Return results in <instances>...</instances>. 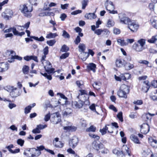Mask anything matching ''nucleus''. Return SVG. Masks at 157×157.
I'll return each mask as SVG.
<instances>
[{"instance_id": "f257e3e1", "label": "nucleus", "mask_w": 157, "mask_h": 157, "mask_svg": "<svg viewBox=\"0 0 157 157\" xmlns=\"http://www.w3.org/2000/svg\"><path fill=\"white\" fill-rule=\"evenodd\" d=\"M21 12L24 16L30 18L32 16L31 12L33 10V6L28 4H25L20 6Z\"/></svg>"}, {"instance_id": "f03ea898", "label": "nucleus", "mask_w": 157, "mask_h": 157, "mask_svg": "<svg viewBox=\"0 0 157 157\" xmlns=\"http://www.w3.org/2000/svg\"><path fill=\"white\" fill-rule=\"evenodd\" d=\"M46 64L44 65V68L45 69V71L47 72L48 74L47 73H43L40 72V74L46 77L49 80H51L52 79V77L51 75L49 74L53 73L55 70L54 68H52V66L50 63L48 61H45V63Z\"/></svg>"}, {"instance_id": "7ed1b4c3", "label": "nucleus", "mask_w": 157, "mask_h": 157, "mask_svg": "<svg viewBox=\"0 0 157 157\" xmlns=\"http://www.w3.org/2000/svg\"><path fill=\"white\" fill-rule=\"evenodd\" d=\"M92 147L95 151L102 154H107L109 152L108 149L105 148L103 144L94 141L92 144Z\"/></svg>"}, {"instance_id": "20e7f679", "label": "nucleus", "mask_w": 157, "mask_h": 157, "mask_svg": "<svg viewBox=\"0 0 157 157\" xmlns=\"http://www.w3.org/2000/svg\"><path fill=\"white\" fill-rule=\"evenodd\" d=\"M4 89L10 92V95L12 97H16L20 95V89L13 86H7L5 87Z\"/></svg>"}, {"instance_id": "39448f33", "label": "nucleus", "mask_w": 157, "mask_h": 157, "mask_svg": "<svg viewBox=\"0 0 157 157\" xmlns=\"http://www.w3.org/2000/svg\"><path fill=\"white\" fill-rule=\"evenodd\" d=\"M127 24L128 28L133 32H136L139 27L138 25L134 21L130 20Z\"/></svg>"}, {"instance_id": "423d86ee", "label": "nucleus", "mask_w": 157, "mask_h": 157, "mask_svg": "<svg viewBox=\"0 0 157 157\" xmlns=\"http://www.w3.org/2000/svg\"><path fill=\"white\" fill-rule=\"evenodd\" d=\"M61 117L58 112L52 115L50 121L54 124H57L61 121Z\"/></svg>"}, {"instance_id": "0eeeda50", "label": "nucleus", "mask_w": 157, "mask_h": 157, "mask_svg": "<svg viewBox=\"0 0 157 157\" xmlns=\"http://www.w3.org/2000/svg\"><path fill=\"white\" fill-rule=\"evenodd\" d=\"M118 17L120 22L122 24H127L130 20L124 13H121L119 14Z\"/></svg>"}, {"instance_id": "6e6552de", "label": "nucleus", "mask_w": 157, "mask_h": 157, "mask_svg": "<svg viewBox=\"0 0 157 157\" xmlns=\"http://www.w3.org/2000/svg\"><path fill=\"white\" fill-rule=\"evenodd\" d=\"M12 31L14 35L17 36H21L25 34V33L24 32L20 33L18 32L17 31L16 28L14 27L10 28L8 29H6L4 31V32L5 33H10Z\"/></svg>"}, {"instance_id": "1a4fd4ad", "label": "nucleus", "mask_w": 157, "mask_h": 157, "mask_svg": "<svg viewBox=\"0 0 157 157\" xmlns=\"http://www.w3.org/2000/svg\"><path fill=\"white\" fill-rule=\"evenodd\" d=\"M121 151L122 157H124V155H127L130 156L132 155L130 149L126 145H123Z\"/></svg>"}, {"instance_id": "9d476101", "label": "nucleus", "mask_w": 157, "mask_h": 157, "mask_svg": "<svg viewBox=\"0 0 157 157\" xmlns=\"http://www.w3.org/2000/svg\"><path fill=\"white\" fill-rule=\"evenodd\" d=\"M78 142V138L75 136H74L69 140V145L72 148L74 149L77 145Z\"/></svg>"}, {"instance_id": "9b49d317", "label": "nucleus", "mask_w": 157, "mask_h": 157, "mask_svg": "<svg viewBox=\"0 0 157 157\" xmlns=\"http://www.w3.org/2000/svg\"><path fill=\"white\" fill-rule=\"evenodd\" d=\"M44 9L45 11L40 13L39 14V16L44 17L45 16H53L54 15V13L52 12L48 11H50L51 10V9L49 7H44Z\"/></svg>"}, {"instance_id": "f8f14e48", "label": "nucleus", "mask_w": 157, "mask_h": 157, "mask_svg": "<svg viewBox=\"0 0 157 157\" xmlns=\"http://www.w3.org/2000/svg\"><path fill=\"white\" fill-rule=\"evenodd\" d=\"M140 132L142 133L146 134L150 131L149 125L147 123H143L140 126Z\"/></svg>"}, {"instance_id": "ddd939ff", "label": "nucleus", "mask_w": 157, "mask_h": 157, "mask_svg": "<svg viewBox=\"0 0 157 157\" xmlns=\"http://www.w3.org/2000/svg\"><path fill=\"white\" fill-rule=\"evenodd\" d=\"M80 93L78 95L77 97L78 98L82 100V98H85V99H89V97L87 94L86 90H79Z\"/></svg>"}, {"instance_id": "4468645a", "label": "nucleus", "mask_w": 157, "mask_h": 157, "mask_svg": "<svg viewBox=\"0 0 157 157\" xmlns=\"http://www.w3.org/2000/svg\"><path fill=\"white\" fill-rule=\"evenodd\" d=\"M59 140L58 138H55L53 140V144L56 148H61L63 146L64 144L61 141H59Z\"/></svg>"}, {"instance_id": "2eb2a0df", "label": "nucleus", "mask_w": 157, "mask_h": 157, "mask_svg": "<svg viewBox=\"0 0 157 157\" xmlns=\"http://www.w3.org/2000/svg\"><path fill=\"white\" fill-rule=\"evenodd\" d=\"M104 5L106 10L108 11L110 10H113L114 9V6L111 1L106 0Z\"/></svg>"}, {"instance_id": "dca6fc26", "label": "nucleus", "mask_w": 157, "mask_h": 157, "mask_svg": "<svg viewBox=\"0 0 157 157\" xmlns=\"http://www.w3.org/2000/svg\"><path fill=\"white\" fill-rule=\"evenodd\" d=\"M72 113V110L70 108L64 109L63 111L62 115L65 117H69L71 116Z\"/></svg>"}, {"instance_id": "f3484780", "label": "nucleus", "mask_w": 157, "mask_h": 157, "mask_svg": "<svg viewBox=\"0 0 157 157\" xmlns=\"http://www.w3.org/2000/svg\"><path fill=\"white\" fill-rule=\"evenodd\" d=\"M72 104L73 107L80 109L82 108L83 105V101L80 99L78 101H75L73 102Z\"/></svg>"}, {"instance_id": "a211bd4d", "label": "nucleus", "mask_w": 157, "mask_h": 157, "mask_svg": "<svg viewBox=\"0 0 157 157\" xmlns=\"http://www.w3.org/2000/svg\"><path fill=\"white\" fill-rule=\"evenodd\" d=\"M9 68V65L7 63L3 62L0 63V72H3L7 71Z\"/></svg>"}, {"instance_id": "6ab92c4d", "label": "nucleus", "mask_w": 157, "mask_h": 157, "mask_svg": "<svg viewBox=\"0 0 157 157\" xmlns=\"http://www.w3.org/2000/svg\"><path fill=\"white\" fill-rule=\"evenodd\" d=\"M14 52L12 50H7L6 51V55L7 56H11V58L8 59V61L10 63H12L14 61V59H15L13 54V53Z\"/></svg>"}, {"instance_id": "aec40b11", "label": "nucleus", "mask_w": 157, "mask_h": 157, "mask_svg": "<svg viewBox=\"0 0 157 157\" xmlns=\"http://www.w3.org/2000/svg\"><path fill=\"white\" fill-rule=\"evenodd\" d=\"M28 151L32 152H35L34 154H33L31 155V157H37L41 154V152L40 151L35 148L30 149L29 150H28Z\"/></svg>"}, {"instance_id": "412c9836", "label": "nucleus", "mask_w": 157, "mask_h": 157, "mask_svg": "<svg viewBox=\"0 0 157 157\" xmlns=\"http://www.w3.org/2000/svg\"><path fill=\"white\" fill-rule=\"evenodd\" d=\"M149 143L154 147H157V140L150 137L148 138Z\"/></svg>"}, {"instance_id": "4be33fe9", "label": "nucleus", "mask_w": 157, "mask_h": 157, "mask_svg": "<svg viewBox=\"0 0 157 157\" xmlns=\"http://www.w3.org/2000/svg\"><path fill=\"white\" fill-rule=\"evenodd\" d=\"M76 129V127L72 125L71 124H69L68 125L63 127V129L67 131H74Z\"/></svg>"}, {"instance_id": "5701e85b", "label": "nucleus", "mask_w": 157, "mask_h": 157, "mask_svg": "<svg viewBox=\"0 0 157 157\" xmlns=\"http://www.w3.org/2000/svg\"><path fill=\"white\" fill-rule=\"evenodd\" d=\"M150 21L152 26L157 29V16L152 17Z\"/></svg>"}, {"instance_id": "b1692460", "label": "nucleus", "mask_w": 157, "mask_h": 157, "mask_svg": "<svg viewBox=\"0 0 157 157\" xmlns=\"http://www.w3.org/2000/svg\"><path fill=\"white\" fill-rule=\"evenodd\" d=\"M116 65L118 67H121L123 65L124 66L125 61L124 59H117L116 61Z\"/></svg>"}, {"instance_id": "393cba45", "label": "nucleus", "mask_w": 157, "mask_h": 157, "mask_svg": "<svg viewBox=\"0 0 157 157\" xmlns=\"http://www.w3.org/2000/svg\"><path fill=\"white\" fill-rule=\"evenodd\" d=\"M79 56L82 61H85L89 57V54L87 52H82L80 53Z\"/></svg>"}, {"instance_id": "a878e982", "label": "nucleus", "mask_w": 157, "mask_h": 157, "mask_svg": "<svg viewBox=\"0 0 157 157\" xmlns=\"http://www.w3.org/2000/svg\"><path fill=\"white\" fill-rule=\"evenodd\" d=\"M130 138L131 140L134 143L136 144H140L138 137L132 134L131 135Z\"/></svg>"}, {"instance_id": "bb28decb", "label": "nucleus", "mask_w": 157, "mask_h": 157, "mask_svg": "<svg viewBox=\"0 0 157 157\" xmlns=\"http://www.w3.org/2000/svg\"><path fill=\"white\" fill-rule=\"evenodd\" d=\"M85 17L88 19L91 20L95 18L96 16L94 13H89L86 14Z\"/></svg>"}, {"instance_id": "cd10ccee", "label": "nucleus", "mask_w": 157, "mask_h": 157, "mask_svg": "<svg viewBox=\"0 0 157 157\" xmlns=\"http://www.w3.org/2000/svg\"><path fill=\"white\" fill-rule=\"evenodd\" d=\"M128 93H127L125 92L124 91L122 90H121L120 89L117 92V94L118 96L121 98H127V94Z\"/></svg>"}, {"instance_id": "c85d7f7f", "label": "nucleus", "mask_w": 157, "mask_h": 157, "mask_svg": "<svg viewBox=\"0 0 157 157\" xmlns=\"http://www.w3.org/2000/svg\"><path fill=\"white\" fill-rule=\"evenodd\" d=\"M87 68L95 72L96 71V65L93 63H89L87 66Z\"/></svg>"}, {"instance_id": "c756f323", "label": "nucleus", "mask_w": 157, "mask_h": 157, "mask_svg": "<svg viewBox=\"0 0 157 157\" xmlns=\"http://www.w3.org/2000/svg\"><path fill=\"white\" fill-rule=\"evenodd\" d=\"M124 66L125 69L127 70H130L133 69L134 67V65L133 64L129 63H127L126 62Z\"/></svg>"}, {"instance_id": "7c9ffc66", "label": "nucleus", "mask_w": 157, "mask_h": 157, "mask_svg": "<svg viewBox=\"0 0 157 157\" xmlns=\"http://www.w3.org/2000/svg\"><path fill=\"white\" fill-rule=\"evenodd\" d=\"M78 47V51L80 53L85 52V51L86 49V46L83 43H80Z\"/></svg>"}, {"instance_id": "2f4dec72", "label": "nucleus", "mask_w": 157, "mask_h": 157, "mask_svg": "<svg viewBox=\"0 0 157 157\" xmlns=\"http://www.w3.org/2000/svg\"><path fill=\"white\" fill-rule=\"evenodd\" d=\"M120 89L127 93H128L129 92V87L124 84L121 85Z\"/></svg>"}, {"instance_id": "473e14b6", "label": "nucleus", "mask_w": 157, "mask_h": 157, "mask_svg": "<svg viewBox=\"0 0 157 157\" xmlns=\"http://www.w3.org/2000/svg\"><path fill=\"white\" fill-rule=\"evenodd\" d=\"M135 49L137 51L141 52L144 49V47L142 46L137 44H135Z\"/></svg>"}, {"instance_id": "72a5a7b5", "label": "nucleus", "mask_w": 157, "mask_h": 157, "mask_svg": "<svg viewBox=\"0 0 157 157\" xmlns=\"http://www.w3.org/2000/svg\"><path fill=\"white\" fill-rule=\"evenodd\" d=\"M58 35L56 33H52L50 32L46 35V38L47 39L54 38Z\"/></svg>"}, {"instance_id": "f704fd0d", "label": "nucleus", "mask_w": 157, "mask_h": 157, "mask_svg": "<svg viewBox=\"0 0 157 157\" xmlns=\"http://www.w3.org/2000/svg\"><path fill=\"white\" fill-rule=\"evenodd\" d=\"M157 41V34L155 36H153L151 38L147 40V41L151 43H155Z\"/></svg>"}, {"instance_id": "c9c22d12", "label": "nucleus", "mask_w": 157, "mask_h": 157, "mask_svg": "<svg viewBox=\"0 0 157 157\" xmlns=\"http://www.w3.org/2000/svg\"><path fill=\"white\" fill-rule=\"evenodd\" d=\"M117 42L118 44L121 46H126L128 45L127 43H126L124 42V41L123 40H121V39H118L117 40Z\"/></svg>"}, {"instance_id": "e433bc0d", "label": "nucleus", "mask_w": 157, "mask_h": 157, "mask_svg": "<svg viewBox=\"0 0 157 157\" xmlns=\"http://www.w3.org/2000/svg\"><path fill=\"white\" fill-rule=\"evenodd\" d=\"M150 98L153 101L157 100V90L156 93L154 92L152 93L151 95L150 96Z\"/></svg>"}, {"instance_id": "4c0bfd02", "label": "nucleus", "mask_w": 157, "mask_h": 157, "mask_svg": "<svg viewBox=\"0 0 157 157\" xmlns=\"http://www.w3.org/2000/svg\"><path fill=\"white\" fill-rule=\"evenodd\" d=\"M115 23L112 19H109L107 22V26L108 27H110L114 25Z\"/></svg>"}, {"instance_id": "58836bf2", "label": "nucleus", "mask_w": 157, "mask_h": 157, "mask_svg": "<svg viewBox=\"0 0 157 157\" xmlns=\"http://www.w3.org/2000/svg\"><path fill=\"white\" fill-rule=\"evenodd\" d=\"M89 0H82L81 3L82 4V9H84L86 6L87 5L89 2Z\"/></svg>"}, {"instance_id": "ea45409f", "label": "nucleus", "mask_w": 157, "mask_h": 157, "mask_svg": "<svg viewBox=\"0 0 157 157\" xmlns=\"http://www.w3.org/2000/svg\"><path fill=\"white\" fill-rule=\"evenodd\" d=\"M29 71V67L25 65L22 68L23 72L25 74H27Z\"/></svg>"}, {"instance_id": "a19ab883", "label": "nucleus", "mask_w": 157, "mask_h": 157, "mask_svg": "<svg viewBox=\"0 0 157 157\" xmlns=\"http://www.w3.org/2000/svg\"><path fill=\"white\" fill-rule=\"evenodd\" d=\"M96 129V128L95 127L91 125L90 127L86 128V131L88 132H95Z\"/></svg>"}, {"instance_id": "79ce46f5", "label": "nucleus", "mask_w": 157, "mask_h": 157, "mask_svg": "<svg viewBox=\"0 0 157 157\" xmlns=\"http://www.w3.org/2000/svg\"><path fill=\"white\" fill-rule=\"evenodd\" d=\"M31 37L38 41H44L45 39L42 36L40 38L35 36H32Z\"/></svg>"}, {"instance_id": "37998d69", "label": "nucleus", "mask_w": 157, "mask_h": 157, "mask_svg": "<svg viewBox=\"0 0 157 157\" xmlns=\"http://www.w3.org/2000/svg\"><path fill=\"white\" fill-rule=\"evenodd\" d=\"M8 15V16L10 17L11 18L13 15V12L12 10L8 9L6 10L5 12Z\"/></svg>"}, {"instance_id": "c03bdc74", "label": "nucleus", "mask_w": 157, "mask_h": 157, "mask_svg": "<svg viewBox=\"0 0 157 157\" xmlns=\"http://www.w3.org/2000/svg\"><path fill=\"white\" fill-rule=\"evenodd\" d=\"M100 83L95 82L94 83L92 84V86L94 89L98 90L100 88Z\"/></svg>"}, {"instance_id": "a18cd8bd", "label": "nucleus", "mask_w": 157, "mask_h": 157, "mask_svg": "<svg viewBox=\"0 0 157 157\" xmlns=\"http://www.w3.org/2000/svg\"><path fill=\"white\" fill-rule=\"evenodd\" d=\"M75 30L76 32L78 33V35L81 37H82L83 36V34L81 33L82 29L79 27H77L75 29Z\"/></svg>"}, {"instance_id": "49530a36", "label": "nucleus", "mask_w": 157, "mask_h": 157, "mask_svg": "<svg viewBox=\"0 0 157 157\" xmlns=\"http://www.w3.org/2000/svg\"><path fill=\"white\" fill-rule=\"evenodd\" d=\"M56 40H48L46 42L47 44L50 46H53L56 43Z\"/></svg>"}, {"instance_id": "de8ad7c7", "label": "nucleus", "mask_w": 157, "mask_h": 157, "mask_svg": "<svg viewBox=\"0 0 157 157\" xmlns=\"http://www.w3.org/2000/svg\"><path fill=\"white\" fill-rule=\"evenodd\" d=\"M109 128H107V126L105 125V127L103 128L102 129H101L100 130V132L101 133L102 135H104L106 133V131H107Z\"/></svg>"}, {"instance_id": "09e8293b", "label": "nucleus", "mask_w": 157, "mask_h": 157, "mask_svg": "<svg viewBox=\"0 0 157 157\" xmlns=\"http://www.w3.org/2000/svg\"><path fill=\"white\" fill-rule=\"evenodd\" d=\"M76 84L77 86L80 88H82L83 87L84 82L82 81H77Z\"/></svg>"}, {"instance_id": "8fccbe9b", "label": "nucleus", "mask_w": 157, "mask_h": 157, "mask_svg": "<svg viewBox=\"0 0 157 157\" xmlns=\"http://www.w3.org/2000/svg\"><path fill=\"white\" fill-rule=\"evenodd\" d=\"M113 33L115 35H118L120 34L121 32L120 29L116 27L113 28Z\"/></svg>"}, {"instance_id": "3c124183", "label": "nucleus", "mask_w": 157, "mask_h": 157, "mask_svg": "<svg viewBox=\"0 0 157 157\" xmlns=\"http://www.w3.org/2000/svg\"><path fill=\"white\" fill-rule=\"evenodd\" d=\"M138 43L140 44L139 45L144 47L145 43V40L143 39H140L138 41Z\"/></svg>"}, {"instance_id": "603ef678", "label": "nucleus", "mask_w": 157, "mask_h": 157, "mask_svg": "<svg viewBox=\"0 0 157 157\" xmlns=\"http://www.w3.org/2000/svg\"><path fill=\"white\" fill-rule=\"evenodd\" d=\"M1 15L2 17L6 20H8L10 18H11L5 12L2 13Z\"/></svg>"}, {"instance_id": "864d4df0", "label": "nucleus", "mask_w": 157, "mask_h": 157, "mask_svg": "<svg viewBox=\"0 0 157 157\" xmlns=\"http://www.w3.org/2000/svg\"><path fill=\"white\" fill-rule=\"evenodd\" d=\"M32 109V107L30 105H29L25 107V113L27 114L30 112V110Z\"/></svg>"}, {"instance_id": "5fc2aeb1", "label": "nucleus", "mask_w": 157, "mask_h": 157, "mask_svg": "<svg viewBox=\"0 0 157 157\" xmlns=\"http://www.w3.org/2000/svg\"><path fill=\"white\" fill-rule=\"evenodd\" d=\"M117 117L122 122L123 121L122 117V112H120L118 113L117 115Z\"/></svg>"}, {"instance_id": "6e6d98bb", "label": "nucleus", "mask_w": 157, "mask_h": 157, "mask_svg": "<svg viewBox=\"0 0 157 157\" xmlns=\"http://www.w3.org/2000/svg\"><path fill=\"white\" fill-rule=\"evenodd\" d=\"M80 124L81 126L85 128L87 126V124L86 121L85 120L81 119L80 121Z\"/></svg>"}, {"instance_id": "4d7b16f0", "label": "nucleus", "mask_w": 157, "mask_h": 157, "mask_svg": "<svg viewBox=\"0 0 157 157\" xmlns=\"http://www.w3.org/2000/svg\"><path fill=\"white\" fill-rule=\"evenodd\" d=\"M25 141L22 139H19L17 140V143L21 146L22 147Z\"/></svg>"}, {"instance_id": "13d9d810", "label": "nucleus", "mask_w": 157, "mask_h": 157, "mask_svg": "<svg viewBox=\"0 0 157 157\" xmlns=\"http://www.w3.org/2000/svg\"><path fill=\"white\" fill-rule=\"evenodd\" d=\"M30 24V22H28L27 23H26L24 25V26H19L20 28H21V30H23L25 28L26 29H28L29 27Z\"/></svg>"}, {"instance_id": "bf43d9fd", "label": "nucleus", "mask_w": 157, "mask_h": 157, "mask_svg": "<svg viewBox=\"0 0 157 157\" xmlns=\"http://www.w3.org/2000/svg\"><path fill=\"white\" fill-rule=\"evenodd\" d=\"M69 50V48L65 45L63 46L61 49L62 52H66Z\"/></svg>"}, {"instance_id": "052dcab7", "label": "nucleus", "mask_w": 157, "mask_h": 157, "mask_svg": "<svg viewBox=\"0 0 157 157\" xmlns=\"http://www.w3.org/2000/svg\"><path fill=\"white\" fill-rule=\"evenodd\" d=\"M62 36L65 38H69L70 37L69 34L65 30L63 31Z\"/></svg>"}, {"instance_id": "680f3d73", "label": "nucleus", "mask_w": 157, "mask_h": 157, "mask_svg": "<svg viewBox=\"0 0 157 157\" xmlns=\"http://www.w3.org/2000/svg\"><path fill=\"white\" fill-rule=\"evenodd\" d=\"M80 36H79V35H78L76 37V38L74 41L75 44L76 45H78L80 42L81 38L80 37Z\"/></svg>"}, {"instance_id": "e2e57ef3", "label": "nucleus", "mask_w": 157, "mask_h": 157, "mask_svg": "<svg viewBox=\"0 0 157 157\" xmlns=\"http://www.w3.org/2000/svg\"><path fill=\"white\" fill-rule=\"evenodd\" d=\"M89 135L90 136V137L92 138H93L96 140H98L99 138L100 137L99 136L94 134H92L90 133L89 134Z\"/></svg>"}, {"instance_id": "0e129e2a", "label": "nucleus", "mask_w": 157, "mask_h": 157, "mask_svg": "<svg viewBox=\"0 0 157 157\" xmlns=\"http://www.w3.org/2000/svg\"><path fill=\"white\" fill-rule=\"evenodd\" d=\"M29 2L31 5H36L38 2V0H29Z\"/></svg>"}, {"instance_id": "69168bd1", "label": "nucleus", "mask_w": 157, "mask_h": 157, "mask_svg": "<svg viewBox=\"0 0 157 157\" xmlns=\"http://www.w3.org/2000/svg\"><path fill=\"white\" fill-rule=\"evenodd\" d=\"M81 100L83 101V104L84 103L86 105H89L90 104V102L89 99H85V98H82Z\"/></svg>"}, {"instance_id": "338daca9", "label": "nucleus", "mask_w": 157, "mask_h": 157, "mask_svg": "<svg viewBox=\"0 0 157 157\" xmlns=\"http://www.w3.org/2000/svg\"><path fill=\"white\" fill-rule=\"evenodd\" d=\"M47 127V125L46 124L43 125L42 124H39L36 126V127L38 128L40 130L42 129H44Z\"/></svg>"}, {"instance_id": "774afa93", "label": "nucleus", "mask_w": 157, "mask_h": 157, "mask_svg": "<svg viewBox=\"0 0 157 157\" xmlns=\"http://www.w3.org/2000/svg\"><path fill=\"white\" fill-rule=\"evenodd\" d=\"M151 84L152 86L154 88H157V80H154L151 82Z\"/></svg>"}]
</instances>
